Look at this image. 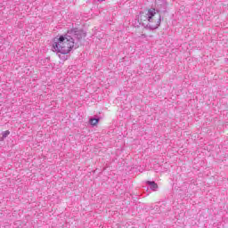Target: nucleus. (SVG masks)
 I'll use <instances>...</instances> for the list:
<instances>
[{
  "instance_id": "obj_1",
  "label": "nucleus",
  "mask_w": 228,
  "mask_h": 228,
  "mask_svg": "<svg viewBox=\"0 0 228 228\" xmlns=\"http://www.w3.org/2000/svg\"><path fill=\"white\" fill-rule=\"evenodd\" d=\"M138 22L141 26H144V28L158 29L161 24V14L154 8L148 9L144 12L140 13Z\"/></svg>"
},
{
  "instance_id": "obj_2",
  "label": "nucleus",
  "mask_w": 228,
  "mask_h": 228,
  "mask_svg": "<svg viewBox=\"0 0 228 228\" xmlns=\"http://www.w3.org/2000/svg\"><path fill=\"white\" fill-rule=\"evenodd\" d=\"M74 38L61 36L54 37L53 40V49L54 53H60V54H69L72 49H74Z\"/></svg>"
},
{
  "instance_id": "obj_3",
  "label": "nucleus",
  "mask_w": 228,
  "mask_h": 228,
  "mask_svg": "<svg viewBox=\"0 0 228 228\" xmlns=\"http://www.w3.org/2000/svg\"><path fill=\"white\" fill-rule=\"evenodd\" d=\"M147 183L152 188V190H158V183H156V182L148 181Z\"/></svg>"
},
{
  "instance_id": "obj_4",
  "label": "nucleus",
  "mask_w": 228,
  "mask_h": 228,
  "mask_svg": "<svg viewBox=\"0 0 228 228\" xmlns=\"http://www.w3.org/2000/svg\"><path fill=\"white\" fill-rule=\"evenodd\" d=\"M89 124H91V126H97V124H99V118H91Z\"/></svg>"
},
{
  "instance_id": "obj_5",
  "label": "nucleus",
  "mask_w": 228,
  "mask_h": 228,
  "mask_svg": "<svg viewBox=\"0 0 228 228\" xmlns=\"http://www.w3.org/2000/svg\"><path fill=\"white\" fill-rule=\"evenodd\" d=\"M10 134V132L7 130V131H4L3 133V138H6L8 135Z\"/></svg>"
}]
</instances>
